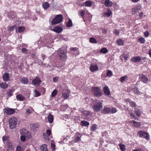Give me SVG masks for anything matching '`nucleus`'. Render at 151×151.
<instances>
[{"instance_id": "39448f33", "label": "nucleus", "mask_w": 151, "mask_h": 151, "mask_svg": "<svg viewBox=\"0 0 151 151\" xmlns=\"http://www.w3.org/2000/svg\"><path fill=\"white\" fill-rule=\"evenodd\" d=\"M17 120V118L15 117L10 118L9 119V127L10 128L13 129L16 127Z\"/></svg>"}, {"instance_id": "052dcab7", "label": "nucleus", "mask_w": 151, "mask_h": 151, "mask_svg": "<svg viewBox=\"0 0 151 151\" xmlns=\"http://www.w3.org/2000/svg\"><path fill=\"white\" fill-rule=\"evenodd\" d=\"M108 132L106 131L103 132L102 133V136H106L107 135Z\"/></svg>"}, {"instance_id": "37998d69", "label": "nucleus", "mask_w": 151, "mask_h": 151, "mask_svg": "<svg viewBox=\"0 0 151 151\" xmlns=\"http://www.w3.org/2000/svg\"><path fill=\"white\" fill-rule=\"evenodd\" d=\"M107 52L108 50L106 48H102L100 50V52L104 54L107 53Z\"/></svg>"}, {"instance_id": "473e14b6", "label": "nucleus", "mask_w": 151, "mask_h": 151, "mask_svg": "<svg viewBox=\"0 0 151 151\" xmlns=\"http://www.w3.org/2000/svg\"><path fill=\"white\" fill-rule=\"evenodd\" d=\"M127 101L129 103L131 107H134L136 106L137 105L136 103L134 102L131 101L129 99H127Z\"/></svg>"}, {"instance_id": "a878e982", "label": "nucleus", "mask_w": 151, "mask_h": 151, "mask_svg": "<svg viewBox=\"0 0 151 151\" xmlns=\"http://www.w3.org/2000/svg\"><path fill=\"white\" fill-rule=\"evenodd\" d=\"M80 124L82 126L88 127L89 123L88 122L84 120L82 121L81 122Z\"/></svg>"}, {"instance_id": "79ce46f5", "label": "nucleus", "mask_w": 151, "mask_h": 151, "mask_svg": "<svg viewBox=\"0 0 151 151\" xmlns=\"http://www.w3.org/2000/svg\"><path fill=\"white\" fill-rule=\"evenodd\" d=\"M89 42H90L93 43H96L97 42V41L93 37H91L89 39Z\"/></svg>"}, {"instance_id": "bf43d9fd", "label": "nucleus", "mask_w": 151, "mask_h": 151, "mask_svg": "<svg viewBox=\"0 0 151 151\" xmlns=\"http://www.w3.org/2000/svg\"><path fill=\"white\" fill-rule=\"evenodd\" d=\"M27 49L26 48H23L22 50V52L24 54H26L27 51Z\"/></svg>"}, {"instance_id": "0eeeda50", "label": "nucleus", "mask_w": 151, "mask_h": 151, "mask_svg": "<svg viewBox=\"0 0 151 151\" xmlns=\"http://www.w3.org/2000/svg\"><path fill=\"white\" fill-rule=\"evenodd\" d=\"M137 135L139 137L144 138L147 140L150 139V135L149 133L145 131L142 130L139 131L138 132Z\"/></svg>"}, {"instance_id": "de8ad7c7", "label": "nucleus", "mask_w": 151, "mask_h": 151, "mask_svg": "<svg viewBox=\"0 0 151 151\" xmlns=\"http://www.w3.org/2000/svg\"><path fill=\"white\" fill-rule=\"evenodd\" d=\"M139 41L141 43H144L145 42V39L142 37L139 38L138 39Z\"/></svg>"}, {"instance_id": "bb28decb", "label": "nucleus", "mask_w": 151, "mask_h": 151, "mask_svg": "<svg viewBox=\"0 0 151 151\" xmlns=\"http://www.w3.org/2000/svg\"><path fill=\"white\" fill-rule=\"evenodd\" d=\"M16 98L18 100L23 101L25 99V98L21 94H18L16 96Z\"/></svg>"}, {"instance_id": "aec40b11", "label": "nucleus", "mask_w": 151, "mask_h": 151, "mask_svg": "<svg viewBox=\"0 0 151 151\" xmlns=\"http://www.w3.org/2000/svg\"><path fill=\"white\" fill-rule=\"evenodd\" d=\"M3 78L4 81H7L9 79V74L7 73H5L3 76Z\"/></svg>"}, {"instance_id": "0e129e2a", "label": "nucleus", "mask_w": 151, "mask_h": 151, "mask_svg": "<svg viewBox=\"0 0 151 151\" xmlns=\"http://www.w3.org/2000/svg\"><path fill=\"white\" fill-rule=\"evenodd\" d=\"M46 133L47 135L49 136L51 133V132L49 129H47L46 131Z\"/></svg>"}, {"instance_id": "9b49d317", "label": "nucleus", "mask_w": 151, "mask_h": 151, "mask_svg": "<svg viewBox=\"0 0 151 151\" xmlns=\"http://www.w3.org/2000/svg\"><path fill=\"white\" fill-rule=\"evenodd\" d=\"M8 14L9 17L11 19H13L16 18L17 16L15 13L12 11H10L9 12Z\"/></svg>"}, {"instance_id": "f704fd0d", "label": "nucleus", "mask_w": 151, "mask_h": 151, "mask_svg": "<svg viewBox=\"0 0 151 151\" xmlns=\"http://www.w3.org/2000/svg\"><path fill=\"white\" fill-rule=\"evenodd\" d=\"M85 11L84 10H81L79 11L78 14L82 18L83 17L85 14Z\"/></svg>"}, {"instance_id": "4d7b16f0", "label": "nucleus", "mask_w": 151, "mask_h": 151, "mask_svg": "<svg viewBox=\"0 0 151 151\" xmlns=\"http://www.w3.org/2000/svg\"><path fill=\"white\" fill-rule=\"evenodd\" d=\"M35 96L36 97H37L40 95V93L38 91L35 90Z\"/></svg>"}, {"instance_id": "603ef678", "label": "nucleus", "mask_w": 151, "mask_h": 151, "mask_svg": "<svg viewBox=\"0 0 151 151\" xmlns=\"http://www.w3.org/2000/svg\"><path fill=\"white\" fill-rule=\"evenodd\" d=\"M25 137L27 136V137L28 139H30L31 137V135L30 133L28 132H27L26 133V134L25 135Z\"/></svg>"}, {"instance_id": "6e6d98bb", "label": "nucleus", "mask_w": 151, "mask_h": 151, "mask_svg": "<svg viewBox=\"0 0 151 151\" xmlns=\"http://www.w3.org/2000/svg\"><path fill=\"white\" fill-rule=\"evenodd\" d=\"M59 79V78L58 77H55L53 78V81L55 83L58 82Z\"/></svg>"}, {"instance_id": "774afa93", "label": "nucleus", "mask_w": 151, "mask_h": 151, "mask_svg": "<svg viewBox=\"0 0 151 151\" xmlns=\"http://www.w3.org/2000/svg\"><path fill=\"white\" fill-rule=\"evenodd\" d=\"M8 138V137L7 136H4L2 137V139L3 141H6Z\"/></svg>"}, {"instance_id": "1a4fd4ad", "label": "nucleus", "mask_w": 151, "mask_h": 151, "mask_svg": "<svg viewBox=\"0 0 151 151\" xmlns=\"http://www.w3.org/2000/svg\"><path fill=\"white\" fill-rule=\"evenodd\" d=\"M111 108L110 107L105 106L101 111V113L103 114H108L111 113Z\"/></svg>"}, {"instance_id": "cd10ccee", "label": "nucleus", "mask_w": 151, "mask_h": 151, "mask_svg": "<svg viewBox=\"0 0 151 151\" xmlns=\"http://www.w3.org/2000/svg\"><path fill=\"white\" fill-rule=\"evenodd\" d=\"M42 7L45 10L47 9L49 7L50 5L47 2H44L42 4Z\"/></svg>"}, {"instance_id": "c03bdc74", "label": "nucleus", "mask_w": 151, "mask_h": 151, "mask_svg": "<svg viewBox=\"0 0 151 151\" xmlns=\"http://www.w3.org/2000/svg\"><path fill=\"white\" fill-rule=\"evenodd\" d=\"M133 90L135 94H139L140 93V91L139 90L138 88L136 87H134Z\"/></svg>"}, {"instance_id": "ea45409f", "label": "nucleus", "mask_w": 151, "mask_h": 151, "mask_svg": "<svg viewBox=\"0 0 151 151\" xmlns=\"http://www.w3.org/2000/svg\"><path fill=\"white\" fill-rule=\"evenodd\" d=\"M97 129V125L96 124H93L91 127V129L94 131Z\"/></svg>"}, {"instance_id": "a18cd8bd", "label": "nucleus", "mask_w": 151, "mask_h": 151, "mask_svg": "<svg viewBox=\"0 0 151 151\" xmlns=\"http://www.w3.org/2000/svg\"><path fill=\"white\" fill-rule=\"evenodd\" d=\"M112 72L110 70H108L106 76L107 77H110L112 76Z\"/></svg>"}, {"instance_id": "6ab92c4d", "label": "nucleus", "mask_w": 151, "mask_h": 151, "mask_svg": "<svg viewBox=\"0 0 151 151\" xmlns=\"http://www.w3.org/2000/svg\"><path fill=\"white\" fill-rule=\"evenodd\" d=\"M70 91L69 90H66L63 93V96L65 99H67L69 96Z\"/></svg>"}, {"instance_id": "4be33fe9", "label": "nucleus", "mask_w": 151, "mask_h": 151, "mask_svg": "<svg viewBox=\"0 0 151 151\" xmlns=\"http://www.w3.org/2000/svg\"><path fill=\"white\" fill-rule=\"evenodd\" d=\"M104 92L106 95L107 96L110 94V92L108 86H105L104 87Z\"/></svg>"}, {"instance_id": "c85d7f7f", "label": "nucleus", "mask_w": 151, "mask_h": 151, "mask_svg": "<svg viewBox=\"0 0 151 151\" xmlns=\"http://www.w3.org/2000/svg\"><path fill=\"white\" fill-rule=\"evenodd\" d=\"M93 1H87L85 2V6H86L90 7L93 4Z\"/></svg>"}, {"instance_id": "ddd939ff", "label": "nucleus", "mask_w": 151, "mask_h": 151, "mask_svg": "<svg viewBox=\"0 0 151 151\" xmlns=\"http://www.w3.org/2000/svg\"><path fill=\"white\" fill-rule=\"evenodd\" d=\"M139 78L140 80L144 83H147L148 81V80L147 78L143 74L140 75Z\"/></svg>"}, {"instance_id": "7ed1b4c3", "label": "nucleus", "mask_w": 151, "mask_h": 151, "mask_svg": "<svg viewBox=\"0 0 151 151\" xmlns=\"http://www.w3.org/2000/svg\"><path fill=\"white\" fill-rule=\"evenodd\" d=\"M63 16L60 14L57 15L51 21L52 25H55L60 23L62 21Z\"/></svg>"}, {"instance_id": "e433bc0d", "label": "nucleus", "mask_w": 151, "mask_h": 151, "mask_svg": "<svg viewBox=\"0 0 151 151\" xmlns=\"http://www.w3.org/2000/svg\"><path fill=\"white\" fill-rule=\"evenodd\" d=\"M21 82L22 83H23L24 84H27L28 82V79H27L26 78H23L22 79Z\"/></svg>"}, {"instance_id": "2f4dec72", "label": "nucleus", "mask_w": 151, "mask_h": 151, "mask_svg": "<svg viewBox=\"0 0 151 151\" xmlns=\"http://www.w3.org/2000/svg\"><path fill=\"white\" fill-rule=\"evenodd\" d=\"M8 87V85L6 83H1L0 84V87L4 89Z\"/></svg>"}, {"instance_id": "864d4df0", "label": "nucleus", "mask_w": 151, "mask_h": 151, "mask_svg": "<svg viewBox=\"0 0 151 151\" xmlns=\"http://www.w3.org/2000/svg\"><path fill=\"white\" fill-rule=\"evenodd\" d=\"M150 35V33L147 31H146L144 33V35L145 37H148Z\"/></svg>"}, {"instance_id": "3c124183", "label": "nucleus", "mask_w": 151, "mask_h": 151, "mask_svg": "<svg viewBox=\"0 0 151 151\" xmlns=\"http://www.w3.org/2000/svg\"><path fill=\"white\" fill-rule=\"evenodd\" d=\"M117 109L115 107H113L111 109V113L114 114L116 113L117 112Z\"/></svg>"}, {"instance_id": "4468645a", "label": "nucleus", "mask_w": 151, "mask_h": 151, "mask_svg": "<svg viewBox=\"0 0 151 151\" xmlns=\"http://www.w3.org/2000/svg\"><path fill=\"white\" fill-rule=\"evenodd\" d=\"M63 30V29L60 27H55L52 29V31L58 33L61 32Z\"/></svg>"}, {"instance_id": "e2e57ef3", "label": "nucleus", "mask_w": 151, "mask_h": 151, "mask_svg": "<svg viewBox=\"0 0 151 151\" xmlns=\"http://www.w3.org/2000/svg\"><path fill=\"white\" fill-rule=\"evenodd\" d=\"M33 126L34 127H35V128H38L40 127L39 124L37 123L34 124Z\"/></svg>"}, {"instance_id": "69168bd1", "label": "nucleus", "mask_w": 151, "mask_h": 151, "mask_svg": "<svg viewBox=\"0 0 151 151\" xmlns=\"http://www.w3.org/2000/svg\"><path fill=\"white\" fill-rule=\"evenodd\" d=\"M133 151H144L142 148H137L136 150H133Z\"/></svg>"}, {"instance_id": "49530a36", "label": "nucleus", "mask_w": 151, "mask_h": 151, "mask_svg": "<svg viewBox=\"0 0 151 151\" xmlns=\"http://www.w3.org/2000/svg\"><path fill=\"white\" fill-rule=\"evenodd\" d=\"M25 28L24 27H19L18 29V32L19 33H21L23 32L25 29Z\"/></svg>"}, {"instance_id": "412c9836", "label": "nucleus", "mask_w": 151, "mask_h": 151, "mask_svg": "<svg viewBox=\"0 0 151 151\" xmlns=\"http://www.w3.org/2000/svg\"><path fill=\"white\" fill-rule=\"evenodd\" d=\"M139 10H140L139 7L137 6L133 8L132 9V14L134 15Z\"/></svg>"}, {"instance_id": "7c9ffc66", "label": "nucleus", "mask_w": 151, "mask_h": 151, "mask_svg": "<svg viewBox=\"0 0 151 151\" xmlns=\"http://www.w3.org/2000/svg\"><path fill=\"white\" fill-rule=\"evenodd\" d=\"M24 130H25V129H22L20 131V133L22 134L20 137V139L21 140L22 142L25 141L26 139V137L25 136L23 135V132Z\"/></svg>"}, {"instance_id": "72a5a7b5", "label": "nucleus", "mask_w": 151, "mask_h": 151, "mask_svg": "<svg viewBox=\"0 0 151 151\" xmlns=\"http://www.w3.org/2000/svg\"><path fill=\"white\" fill-rule=\"evenodd\" d=\"M40 149L42 151H48L47 149V145L46 144H43L41 146Z\"/></svg>"}, {"instance_id": "393cba45", "label": "nucleus", "mask_w": 151, "mask_h": 151, "mask_svg": "<svg viewBox=\"0 0 151 151\" xmlns=\"http://www.w3.org/2000/svg\"><path fill=\"white\" fill-rule=\"evenodd\" d=\"M134 112L137 116H139L142 113V111L138 108H136L135 109Z\"/></svg>"}, {"instance_id": "338daca9", "label": "nucleus", "mask_w": 151, "mask_h": 151, "mask_svg": "<svg viewBox=\"0 0 151 151\" xmlns=\"http://www.w3.org/2000/svg\"><path fill=\"white\" fill-rule=\"evenodd\" d=\"M55 145L54 144H51V148L52 150H55Z\"/></svg>"}, {"instance_id": "f8f14e48", "label": "nucleus", "mask_w": 151, "mask_h": 151, "mask_svg": "<svg viewBox=\"0 0 151 151\" xmlns=\"http://www.w3.org/2000/svg\"><path fill=\"white\" fill-rule=\"evenodd\" d=\"M90 69L91 71L93 72L98 70V68L97 65L95 64H91L90 67Z\"/></svg>"}, {"instance_id": "a211bd4d", "label": "nucleus", "mask_w": 151, "mask_h": 151, "mask_svg": "<svg viewBox=\"0 0 151 151\" xmlns=\"http://www.w3.org/2000/svg\"><path fill=\"white\" fill-rule=\"evenodd\" d=\"M131 124H132V126L136 127H140L141 124L139 122H137L136 121L132 120L130 122Z\"/></svg>"}, {"instance_id": "09e8293b", "label": "nucleus", "mask_w": 151, "mask_h": 151, "mask_svg": "<svg viewBox=\"0 0 151 151\" xmlns=\"http://www.w3.org/2000/svg\"><path fill=\"white\" fill-rule=\"evenodd\" d=\"M57 93V91L56 89H55L54 90H53V91L52 93H51L52 96L53 97H55V96H56V95Z\"/></svg>"}, {"instance_id": "13d9d810", "label": "nucleus", "mask_w": 151, "mask_h": 151, "mask_svg": "<svg viewBox=\"0 0 151 151\" xmlns=\"http://www.w3.org/2000/svg\"><path fill=\"white\" fill-rule=\"evenodd\" d=\"M8 147L9 148L12 149L13 147V145L12 144V143L11 142H10L8 145Z\"/></svg>"}, {"instance_id": "f257e3e1", "label": "nucleus", "mask_w": 151, "mask_h": 151, "mask_svg": "<svg viewBox=\"0 0 151 151\" xmlns=\"http://www.w3.org/2000/svg\"><path fill=\"white\" fill-rule=\"evenodd\" d=\"M57 52L58 57L60 60L64 61L66 59L67 56L64 50L60 48L58 49Z\"/></svg>"}, {"instance_id": "2eb2a0df", "label": "nucleus", "mask_w": 151, "mask_h": 151, "mask_svg": "<svg viewBox=\"0 0 151 151\" xmlns=\"http://www.w3.org/2000/svg\"><path fill=\"white\" fill-rule=\"evenodd\" d=\"M141 60V58L139 56L134 57L131 58V61L132 62H139Z\"/></svg>"}, {"instance_id": "c756f323", "label": "nucleus", "mask_w": 151, "mask_h": 151, "mask_svg": "<svg viewBox=\"0 0 151 151\" xmlns=\"http://www.w3.org/2000/svg\"><path fill=\"white\" fill-rule=\"evenodd\" d=\"M47 119L49 123H51L53 121V116L51 114H49L48 116Z\"/></svg>"}, {"instance_id": "8fccbe9b", "label": "nucleus", "mask_w": 151, "mask_h": 151, "mask_svg": "<svg viewBox=\"0 0 151 151\" xmlns=\"http://www.w3.org/2000/svg\"><path fill=\"white\" fill-rule=\"evenodd\" d=\"M24 149L22 148L20 146H18L16 148V151H24Z\"/></svg>"}, {"instance_id": "4c0bfd02", "label": "nucleus", "mask_w": 151, "mask_h": 151, "mask_svg": "<svg viewBox=\"0 0 151 151\" xmlns=\"http://www.w3.org/2000/svg\"><path fill=\"white\" fill-rule=\"evenodd\" d=\"M119 146L120 150L122 151H125L126 150L125 146L124 145L122 144L121 143H120L119 144Z\"/></svg>"}, {"instance_id": "680f3d73", "label": "nucleus", "mask_w": 151, "mask_h": 151, "mask_svg": "<svg viewBox=\"0 0 151 151\" xmlns=\"http://www.w3.org/2000/svg\"><path fill=\"white\" fill-rule=\"evenodd\" d=\"M15 28L14 26L9 27H8L9 30L11 31H13Z\"/></svg>"}, {"instance_id": "20e7f679", "label": "nucleus", "mask_w": 151, "mask_h": 151, "mask_svg": "<svg viewBox=\"0 0 151 151\" xmlns=\"http://www.w3.org/2000/svg\"><path fill=\"white\" fill-rule=\"evenodd\" d=\"M92 91L94 95L97 97H100L103 94L101 90L98 87H93Z\"/></svg>"}, {"instance_id": "f03ea898", "label": "nucleus", "mask_w": 151, "mask_h": 151, "mask_svg": "<svg viewBox=\"0 0 151 151\" xmlns=\"http://www.w3.org/2000/svg\"><path fill=\"white\" fill-rule=\"evenodd\" d=\"M103 108V105L102 101L96 100L94 104L93 108L94 111L96 112L99 111Z\"/></svg>"}, {"instance_id": "9d476101", "label": "nucleus", "mask_w": 151, "mask_h": 151, "mask_svg": "<svg viewBox=\"0 0 151 151\" xmlns=\"http://www.w3.org/2000/svg\"><path fill=\"white\" fill-rule=\"evenodd\" d=\"M4 112L6 114L11 115L14 114L15 112V111L13 109L6 108L4 110Z\"/></svg>"}, {"instance_id": "5701e85b", "label": "nucleus", "mask_w": 151, "mask_h": 151, "mask_svg": "<svg viewBox=\"0 0 151 151\" xmlns=\"http://www.w3.org/2000/svg\"><path fill=\"white\" fill-rule=\"evenodd\" d=\"M108 12H104L103 13V15L104 17H109L112 14V12L109 9H108Z\"/></svg>"}, {"instance_id": "c9c22d12", "label": "nucleus", "mask_w": 151, "mask_h": 151, "mask_svg": "<svg viewBox=\"0 0 151 151\" xmlns=\"http://www.w3.org/2000/svg\"><path fill=\"white\" fill-rule=\"evenodd\" d=\"M116 42L119 45H122L124 44V41L121 39H119L116 41Z\"/></svg>"}, {"instance_id": "6e6552de", "label": "nucleus", "mask_w": 151, "mask_h": 151, "mask_svg": "<svg viewBox=\"0 0 151 151\" xmlns=\"http://www.w3.org/2000/svg\"><path fill=\"white\" fill-rule=\"evenodd\" d=\"M41 82V81L40 79L37 77L35 79H33L32 82V84L35 86H39Z\"/></svg>"}, {"instance_id": "a19ab883", "label": "nucleus", "mask_w": 151, "mask_h": 151, "mask_svg": "<svg viewBox=\"0 0 151 151\" xmlns=\"http://www.w3.org/2000/svg\"><path fill=\"white\" fill-rule=\"evenodd\" d=\"M72 26V22L71 20L69 19L68 22L67 23L66 26L68 27H70Z\"/></svg>"}, {"instance_id": "dca6fc26", "label": "nucleus", "mask_w": 151, "mask_h": 151, "mask_svg": "<svg viewBox=\"0 0 151 151\" xmlns=\"http://www.w3.org/2000/svg\"><path fill=\"white\" fill-rule=\"evenodd\" d=\"M81 134L80 133L77 132L75 135L74 142H76L81 140Z\"/></svg>"}, {"instance_id": "423d86ee", "label": "nucleus", "mask_w": 151, "mask_h": 151, "mask_svg": "<svg viewBox=\"0 0 151 151\" xmlns=\"http://www.w3.org/2000/svg\"><path fill=\"white\" fill-rule=\"evenodd\" d=\"M92 115V113L90 111L84 110L82 114V117L86 120L90 119Z\"/></svg>"}, {"instance_id": "b1692460", "label": "nucleus", "mask_w": 151, "mask_h": 151, "mask_svg": "<svg viewBox=\"0 0 151 151\" xmlns=\"http://www.w3.org/2000/svg\"><path fill=\"white\" fill-rule=\"evenodd\" d=\"M104 4L107 7H111L112 5V3L109 0H106L104 2Z\"/></svg>"}, {"instance_id": "58836bf2", "label": "nucleus", "mask_w": 151, "mask_h": 151, "mask_svg": "<svg viewBox=\"0 0 151 151\" xmlns=\"http://www.w3.org/2000/svg\"><path fill=\"white\" fill-rule=\"evenodd\" d=\"M14 89H9L7 93V96H12V93L14 91Z\"/></svg>"}, {"instance_id": "5fc2aeb1", "label": "nucleus", "mask_w": 151, "mask_h": 151, "mask_svg": "<svg viewBox=\"0 0 151 151\" xmlns=\"http://www.w3.org/2000/svg\"><path fill=\"white\" fill-rule=\"evenodd\" d=\"M114 33H115V35H119V34L120 32L118 29H115L113 32Z\"/></svg>"}, {"instance_id": "f3484780", "label": "nucleus", "mask_w": 151, "mask_h": 151, "mask_svg": "<svg viewBox=\"0 0 151 151\" xmlns=\"http://www.w3.org/2000/svg\"><path fill=\"white\" fill-rule=\"evenodd\" d=\"M128 79L129 78L128 76L127 75H125L124 76H122L120 78L119 80L121 82L124 83L127 81L128 80Z\"/></svg>"}]
</instances>
